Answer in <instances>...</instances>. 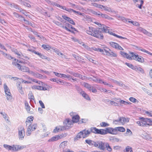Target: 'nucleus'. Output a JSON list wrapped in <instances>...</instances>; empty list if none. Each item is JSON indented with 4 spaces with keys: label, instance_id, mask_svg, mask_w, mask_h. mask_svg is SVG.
<instances>
[{
    "label": "nucleus",
    "instance_id": "35",
    "mask_svg": "<svg viewBox=\"0 0 152 152\" xmlns=\"http://www.w3.org/2000/svg\"><path fill=\"white\" fill-rule=\"evenodd\" d=\"M67 141H64L61 143L59 146L61 148L64 149L67 146Z\"/></svg>",
    "mask_w": 152,
    "mask_h": 152
},
{
    "label": "nucleus",
    "instance_id": "8",
    "mask_svg": "<svg viewBox=\"0 0 152 152\" xmlns=\"http://www.w3.org/2000/svg\"><path fill=\"white\" fill-rule=\"evenodd\" d=\"M18 136L20 140H23L24 139L25 135V129L24 127L20 126L18 128Z\"/></svg>",
    "mask_w": 152,
    "mask_h": 152
},
{
    "label": "nucleus",
    "instance_id": "12",
    "mask_svg": "<svg viewBox=\"0 0 152 152\" xmlns=\"http://www.w3.org/2000/svg\"><path fill=\"white\" fill-rule=\"evenodd\" d=\"M106 142H103L101 141H97L95 142L94 146L99 149L104 150L105 149V145Z\"/></svg>",
    "mask_w": 152,
    "mask_h": 152
},
{
    "label": "nucleus",
    "instance_id": "47",
    "mask_svg": "<svg viewBox=\"0 0 152 152\" xmlns=\"http://www.w3.org/2000/svg\"><path fill=\"white\" fill-rule=\"evenodd\" d=\"M98 89L102 92H104L107 93H110L111 91L110 90H107L106 89L103 88H100Z\"/></svg>",
    "mask_w": 152,
    "mask_h": 152
},
{
    "label": "nucleus",
    "instance_id": "36",
    "mask_svg": "<svg viewBox=\"0 0 152 152\" xmlns=\"http://www.w3.org/2000/svg\"><path fill=\"white\" fill-rule=\"evenodd\" d=\"M85 142L86 143H87L90 145H94V146L95 142L94 141L91 140H85Z\"/></svg>",
    "mask_w": 152,
    "mask_h": 152
},
{
    "label": "nucleus",
    "instance_id": "55",
    "mask_svg": "<svg viewBox=\"0 0 152 152\" xmlns=\"http://www.w3.org/2000/svg\"><path fill=\"white\" fill-rule=\"evenodd\" d=\"M132 134V132L131 130L129 129H127L126 130V134L125 136H130Z\"/></svg>",
    "mask_w": 152,
    "mask_h": 152
},
{
    "label": "nucleus",
    "instance_id": "4",
    "mask_svg": "<svg viewBox=\"0 0 152 152\" xmlns=\"http://www.w3.org/2000/svg\"><path fill=\"white\" fill-rule=\"evenodd\" d=\"M90 134L91 131L90 130L85 129L78 133L76 137L75 138L74 140L77 141L81 138H86L88 137Z\"/></svg>",
    "mask_w": 152,
    "mask_h": 152
},
{
    "label": "nucleus",
    "instance_id": "34",
    "mask_svg": "<svg viewBox=\"0 0 152 152\" xmlns=\"http://www.w3.org/2000/svg\"><path fill=\"white\" fill-rule=\"evenodd\" d=\"M15 16L17 17H18L19 18H21V20H24L25 22V23H26V24H29V21L26 20H25L24 18L23 17H22L21 16V15H18V14H16V15H15Z\"/></svg>",
    "mask_w": 152,
    "mask_h": 152
},
{
    "label": "nucleus",
    "instance_id": "30",
    "mask_svg": "<svg viewBox=\"0 0 152 152\" xmlns=\"http://www.w3.org/2000/svg\"><path fill=\"white\" fill-rule=\"evenodd\" d=\"M66 10L70 13H72V12H73L76 14H77L80 15H81V13L80 12L78 11H75L70 8H66Z\"/></svg>",
    "mask_w": 152,
    "mask_h": 152
},
{
    "label": "nucleus",
    "instance_id": "49",
    "mask_svg": "<svg viewBox=\"0 0 152 152\" xmlns=\"http://www.w3.org/2000/svg\"><path fill=\"white\" fill-rule=\"evenodd\" d=\"M7 58H8L9 59H13L15 61V62H16V61H18V60H16V58H13L9 54H7V55H6L5 57Z\"/></svg>",
    "mask_w": 152,
    "mask_h": 152
},
{
    "label": "nucleus",
    "instance_id": "37",
    "mask_svg": "<svg viewBox=\"0 0 152 152\" xmlns=\"http://www.w3.org/2000/svg\"><path fill=\"white\" fill-rule=\"evenodd\" d=\"M4 88L5 94H6V93L10 94V90L6 84H4Z\"/></svg>",
    "mask_w": 152,
    "mask_h": 152
},
{
    "label": "nucleus",
    "instance_id": "51",
    "mask_svg": "<svg viewBox=\"0 0 152 152\" xmlns=\"http://www.w3.org/2000/svg\"><path fill=\"white\" fill-rule=\"evenodd\" d=\"M81 44H82V45L84 47V48L86 49V50L88 51H91V48H90L89 47L88 45H85L83 42H81Z\"/></svg>",
    "mask_w": 152,
    "mask_h": 152
},
{
    "label": "nucleus",
    "instance_id": "18",
    "mask_svg": "<svg viewBox=\"0 0 152 152\" xmlns=\"http://www.w3.org/2000/svg\"><path fill=\"white\" fill-rule=\"evenodd\" d=\"M135 3L139 1H140V4H137L136 5V6L140 9H142V7L144 8V7H142V5L144 3V1L143 0H132Z\"/></svg>",
    "mask_w": 152,
    "mask_h": 152
},
{
    "label": "nucleus",
    "instance_id": "20",
    "mask_svg": "<svg viewBox=\"0 0 152 152\" xmlns=\"http://www.w3.org/2000/svg\"><path fill=\"white\" fill-rule=\"evenodd\" d=\"M119 119L120 124L123 125L125 123L128 122L129 121V119L128 118L120 117L119 118Z\"/></svg>",
    "mask_w": 152,
    "mask_h": 152
},
{
    "label": "nucleus",
    "instance_id": "16",
    "mask_svg": "<svg viewBox=\"0 0 152 152\" xmlns=\"http://www.w3.org/2000/svg\"><path fill=\"white\" fill-rule=\"evenodd\" d=\"M120 53L122 57L126 58L129 60H131L132 59L131 55H130V54H129L127 53L122 51H121L120 52Z\"/></svg>",
    "mask_w": 152,
    "mask_h": 152
},
{
    "label": "nucleus",
    "instance_id": "56",
    "mask_svg": "<svg viewBox=\"0 0 152 152\" xmlns=\"http://www.w3.org/2000/svg\"><path fill=\"white\" fill-rule=\"evenodd\" d=\"M108 56L112 57H116L117 55L115 53L112 51H111L110 52V53Z\"/></svg>",
    "mask_w": 152,
    "mask_h": 152
},
{
    "label": "nucleus",
    "instance_id": "22",
    "mask_svg": "<svg viewBox=\"0 0 152 152\" xmlns=\"http://www.w3.org/2000/svg\"><path fill=\"white\" fill-rule=\"evenodd\" d=\"M32 88L33 89H37L40 90L45 91L47 90V89L46 88L38 85H34L32 86Z\"/></svg>",
    "mask_w": 152,
    "mask_h": 152
},
{
    "label": "nucleus",
    "instance_id": "63",
    "mask_svg": "<svg viewBox=\"0 0 152 152\" xmlns=\"http://www.w3.org/2000/svg\"><path fill=\"white\" fill-rule=\"evenodd\" d=\"M31 131H32L30 129V128L28 127L26 132V134L27 135L30 136L31 134Z\"/></svg>",
    "mask_w": 152,
    "mask_h": 152
},
{
    "label": "nucleus",
    "instance_id": "62",
    "mask_svg": "<svg viewBox=\"0 0 152 152\" xmlns=\"http://www.w3.org/2000/svg\"><path fill=\"white\" fill-rule=\"evenodd\" d=\"M95 23L96 24L98 25L99 27H100V28H103V27L104 26H106L104 25V24H102L100 23H99L98 22H95L94 23Z\"/></svg>",
    "mask_w": 152,
    "mask_h": 152
},
{
    "label": "nucleus",
    "instance_id": "7",
    "mask_svg": "<svg viewBox=\"0 0 152 152\" xmlns=\"http://www.w3.org/2000/svg\"><path fill=\"white\" fill-rule=\"evenodd\" d=\"M69 115L72 117L71 120L73 123H76L79 122L80 117L77 113L71 112L69 113Z\"/></svg>",
    "mask_w": 152,
    "mask_h": 152
},
{
    "label": "nucleus",
    "instance_id": "24",
    "mask_svg": "<svg viewBox=\"0 0 152 152\" xmlns=\"http://www.w3.org/2000/svg\"><path fill=\"white\" fill-rule=\"evenodd\" d=\"M109 80L112 81L113 83H114L120 86L124 87V84L122 83L121 81H118L116 80L113 79H109Z\"/></svg>",
    "mask_w": 152,
    "mask_h": 152
},
{
    "label": "nucleus",
    "instance_id": "59",
    "mask_svg": "<svg viewBox=\"0 0 152 152\" xmlns=\"http://www.w3.org/2000/svg\"><path fill=\"white\" fill-rule=\"evenodd\" d=\"M47 2L48 4L53 6H56V4H57L56 3L54 2H51L48 0H47Z\"/></svg>",
    "mask_w": 152,
    "mask_h": 152
},
{
    "label": "nucleus",
    "instance_id": "33",
    "mask_svg": "<svg viewBox=\"0 0 152 152\" xmlns=\"http://www.w3.org/2000/svg\"><path fill=\"white\" fill-rule=\"evenodd\" d=\"M64 128V127L63 126H59L56 127L53 131V132L56 133L60 131L63 130V129Z\"/></svg>",
    "mask_w": 152,
    "mask_h": 152
},
{
    "label": "nucleus",
    "instance_id": "6",
    "mask_svg": "<svg viewBox=\"0 0 152 152\" xmlns=\"http://www.w3.org/2000/svg\"><path fill=\"white\" fill-rule=\"evenodd\" d=\"M129 53L131 55L132 59L136 61H138L140 63H143L144 61V60L143 58L140 56H139L137 54H135L133 52H130Z\"/></svg>",
    "mask_w": 152,
    "mask_h": 152
},
{
    "label": "nucleus",
    "instance_id": "43",
    "mask_svg": "<svg viewBox=\"0 0 152 152\" xmlns=\"http://www.w3.org/2000/svg\"><path fill=\"white\" fill-rule=\"evenodd\" d=\"M101 16L102 18H104L105 19H107L108 20H113V18L110 17V16H108L107 15L105 14H101Z\"/></svg>",
    "mask_w": 152,
    "mask_h": 152
},
{
    "label": "nucleus",
    "instance_id": "39",
    "mask_svg": "<svg viewBox=\"0 0 152 152\" xmlns=\"http://www.w3.org/2000/svg\"><path fill=\"white\" fill-rule=\"evenodd\" d=\"M119 20H121L125 23L128 22V21L130 19L126 18L124 17L119 16L118 17Z\"/></svg>",
    "mask_w": 152,
    "mask_h": 152
},
{
    "label": "nucleus",
    "instance_id": "29",
    "mask_svg": "<svg viewBox=\"0 0 152 152\" xmlns=\"http://www.w3.org/2000/svg\"><path fill=\"white\" fill-rule=\"evenodd\" d=\"M52 49L58 55L61 56V57H63V56H64V55L60 52L59 50L57 48L54 47H53Z\"/></svg>",
    "mask_w": 152,
    "mask_h": 152
},
{
    "label": "nucleus",
    "instance_id": "17",
    "mask_svg": "<svg viewBox=\"0 0 152 152\" xmlns=\"http://www.w3.org/2000/svg\"><path fill=\"white\" fill-rule=\"evenodd\" d=\"M34 119V117L32 116H30L28 117L26 119V126H27L28 125L32 124L33 120Z\"/></svg>",
    "mask_w": 152,
    "mask_h": 152
},
{
    "label": "nucleus",
    "instance_id": "40",
    "mask_svg": "<svg viewBox=\"0 0 152 152\" xmlns=\"http://www.w3.org/2000/svg\"><path fill=\"white\" fill-rule=\"evenodd\" d=\"M117 133V131L120 132H124L125 131V129L123 127H115Z\"/></svg>",
    "mask_w": 152,
    "mask_h": 152
},
{
    "label": "nucleus",
    "instance_id": "52",
    "mask_svg": "<svg viewBox=\"0 0 152 152\" xmlns=\"http://www.w3.org/2000/svg\"><path fill=\"white\" fill-rule=\"evenodd\" d=\"M0 113L3 116V117L4 119L7 121L8 122H9L10 121H9V120L7 118V115L5 114V113H2L1 112Z\"/></svg>",
    "mask_w": 152,
    "mask_h": 152
},
{
    "label": "nucleus",
    "instance_id": "9",
    "mask_svg": "<svg viewBox=\"0 0 152 152\" xmlns=\"http://www.w3.org/2000/svg\"><path fill=\"white\" fill-rule=\"evenodd\" d=\"M109 28V27H107L106 26H104V27H103V31L104 32L108 33L114 36L115 37H117V38H119L123 39H127V38L126 37H123L122 36L118 35L116 34H115V33H113L111 31H110L109 29H108Z\"/></svg>",
    "mask_w": 152,
    "mask_h": 152
},
{
    "label": "nucleus",
    "instance_id": "48",
    "mask_svg": "<svg viewBox=\"0 0 152 152\" xmlns=\"http://www.w3.org/2000/svg\"><path fill=\"white\" fill-rule=\"evenodd\" d=\"M83 85L85 87L88 88L89 91H91V87L90 84L88 83H84Z\"/></svg>",
    "mask_w": 152,
    "mask_h": 152
},
{
    "label": "nucleus",
    "instance_id": "60",
    "mask_svg": "<svg viewBox=\"0 0 152 152\" xmlns=\"http://www.w3.org/2000/svg\"><path fill=\"white\" fill-rule=\"evenodd\" d=\"M6 96L7 99L8 100H10L12 99V96L11 95V93L10 94L6 93Z\"/></svg>",
    "mask_w": 152,
    "mask_h": 152
},
{
    "label": "nucleus",
    "instance_id": "21",
    "mask_svg": "<svg viewBox=\"0 0 152 152\" xmlns=\"http://www.w3.org/2000/svg\"><path fill=\"white\" fill-rule=\"evenodd\" d=\"M62 17L64 19L67 21H68L71 24L74 25L75 24V23L72 19L67 17L65 15H62Z\"/></svg>",
    "mask_w": 152,
    "mask_h": 152
},
{
    "label": "nucleus",
    "instance_id": "27",
    "mask_svg": "<svg viewBox=\"0 0 152 152\" xmlns=\"http://www.w3.org/2000/svg\"><path fill=\"white\" fill-rule=\"evenodd\" d=\"M27 127H28V128H30V129L32 131H33L36 129L37 127V125L36 124H32L30 125H28Z\"/></svg>",
    "mask_w": 152,
    "mask_h": 152
},
{
    "label": "nucleus",
    "instance_id": "41",
    "mask_svg": "<svg viewBox=\"0 0 152 152\" xmlns=\"http://www.w3.org/2000/svg\"><path fill=\"white\" fill-rule=\"evenodd\" d=\"M144 113L145 115H146L148 117H152V111H147L145 110Z\"/></svg>",
    "mask_w": 152,
    "mask_h": 152
},
{
    "label": "nucleus",
    "instance_id": "11",
    "mask_svg": "<svg viewBox=\"0 0 152 152\" xmlns=\"http://www.w3.org/2000/svg\"><path fill=\"white\" fill-rule=\"evenodd\" d=\"M12 64L16 67L21 71L24 72H27L29 71V68L24 66H21L18 63L16 62H13Z\"/></svg>",
    "mask_w": 152,
    "mask_h": 152
},
{
    "label": "nucleus",
    "instance_id": "19",
    "mask_svg": "<svg viewBox=\"0 0 152 152\" xmlns=\"http://www.w3.org/2000/svg\"><path fill=\"white\" fill-rule=\"evenodd\" d=\"M28 98L30 99V102L31 104V102H35V100L34 96L31 91H30L28 94Z\"/></svg>",
    "mask_w": 152,
    "mask_h": 152
},
{
    "label": "nucleus",
    "instance_id": "53",
    "mask_svg": "<svg viewBox=\"0 0 152 152\" xmlns=\"http://www.w3.org/2000/svg\"><path fill=\"white\" fill-rule=\"evenodd\" d=\"M69 73L76 77L80 78V75L78 73H74L73 72H69Z\"/></svg>",
    "mask_w": 152,
    "mask_h": 152
},
{
    "label": "nucleus",
    "instance_id": "14",
    "mask_svg": "<svg viewBox=\"0 0 152 152\" xmlns=\"http://www.w3.org/2000/svg\"><path fill=\"white\" fill-rule=\"evenodd\" d=\"M110 45L113 48L120 50H123L124 49L118 44L114 42H110Z\"/></svg>",
    "mask_w": 152,
    "mask_h": 152
},
{
    "label": "nucleus",
    "instance_id": "13",
    "mask_svg": "<svg viewBox=\"0 0 152 152\" xmlns=\"http://www.w3.org/2000/svg\"><path fill=\"white\" fill-rule=\"evenodd\" d=\"M64 125L66 129L70 127L72 125L73 123L69 118L66 119L64 122Z\"/></svg>",
    "mask_w": 152,
    "mask_h": 152
},
{
    "label": "nucleus",
    "instance_id": "25",
    "mask_svg": "<svg viewBox=\"0 0 152 152\" xmlns=\"http://www.w3.org/2000/svg\"><path fill=\"white\" fill-rule=\"evenodd\" d=\"M104 48L102 49V53L105 55H106L107 56L109 55V53H110V52L111 51V50L109 48Z\"/></svg>",
    "mask_w": 152,
    "mask_h": 152
},
{
    "label": "nucleus",
    "instance_id": "23",
    "mask_svg": "<svg viewBox=\"0 0 152 152\" xmlns=\"http://www.w3.org/2000/svg\"><path fill=\"white\" fill-rule=\"evenodd\" d=\"M97 83L100 84H103L105 85L108 86L110 87H113V86L111 84L104 81L101 79H98Z\"/></svg>",
    "mask_w": 152,
    "mask_h": 152
},
{
    "label": "nucleus",
    "instance_id": "64",
    "mask_svg": "<svg viewBox=\"0 0 152 152\" xmlns=\"http://www.w3.org/2000/svg\"><path fill=\"white\" fill-rule=\"evenodd\" d=\"M139 50H141L143 52L146 53H147L149 55H150L152 56V53H150V52H149L148 51L145 50V49H140Z\"/></svg>",
    "mask_w": 152,
    "mask_h": 152
},
{
    "label": "nucleus",
    "instance_id": "5",
    "mask_svg": "<svg viewBox=\"0 0 152 152\" xmlns=\"http://www.w3.org/2000/svg\"><path fill=\"white\" fill-rule=\"evenodd\" d=\"M3 146L7 150L11 151H15L22 149L21 146L18 145H13L10 146L7 144H4Z\"/></svg>",
    "mask_w": 152,
    "mask_h": 152
},
{
    "label": "nucleus",
    "instance_id": "45",
    "mask_svg": "<svg viewBox=\"0 0 152 152\" xmlns=\"http://www.w3.org/2000/svg\"><path fill=\"white\" fill-rule=\"evenodd\" d=\"M124 152H133L132 148L129 146H127L126 147L125 150H124Z\"/></svg>",
    "mask_w": 152,
    "mask_h": 152
},
{
    "label": "nucleus",
    "instance_id": "38",
    "mask_svg": "<svg viewBox=\"0 0 152 152\" xmlns=\"http://www.w3.org/2000/svg\"><path fill=\"white\" fill-rule=\"evenodd\" d=\"M105 148H106V150L109 152H111L112 151V148L110 146L109 143L107 142H106L105 145Z\"/></svg>",
    "mask_w": 152,
    "mask_h": 152
},
{
    "label": "nucleus",
    "instance_id": "46",
    "mask_svg": "<svg viewBox=\"0 0 152 152\" xmlns=\"http://www.w3.org/2000/svg\"><path fill=\"white\" fill-rule=\"evenodd\" d=\"M42 47L44 49L47 50H50V49H52V48L50 45H42Z\"/></svg>",
    "mask_w": 152,
    "mask_h": 152
},
{
    "label": "nucleus",
    "instance_id": "15",
    "mask_svg": "<svg viewBox=\"0 0 152 152\" xmlns=\"http://www.w3.org/2000/svg\"><path fill=\"white\" fill-rule=\"evenodd\" d=\"M106 131L107 132V133L113 135H116L117 134L115 127L114 128H113L112 127L107 128L106 129Z\"/></svg>",
    "mask_w": 152,
    "mask_h": 152
},
{
    "label": "nucleus",
    "instance_id": "61",
    "mask_svg": "<svg viewBox=\"0 0 152 152\" xmlns=\"http://www.w3.org/2000/svg\"><path fill=\"white\" fill-rule=\"evenodd\" d=\"M125 64L127 66H128L129 67L132 69H134L135 68V67H134V66L133 65L131 64L126 62L125 63Z\"/></svg>",
    "mask_w": 152,
    "mask_h": 152
},
{
    "label": "nucleus",
    "instance_id": "26",
    "mask_svg": "<svg viewBox=\"0 0 152 152\" xmlns=\"http://www.w3.org/2000/svg\"><path fill=\"white\" fill-rule=\"evenodd\" d=\"M81 91L80 92V94L82 95V96L86 99L88 100H90V98L89 97L88 95L84 91L81 90Z\"/></svg>",
    "mask_w": 152,
    "mask_h": 152
},
{
    "label": "nucleus",
    "instance_id": "58",
    "mask_svg": "<svg viewBox=\"0 0 152 152\" xmlns=\"http://www.w3.org/2000/svg\"><path fill=\"white\" fill-rule=\"evenodd\" d=\"M91 51H93V50H94L95 51H97L98 52H102V49H101L99 48H96L95 47H93L91 48Z\"/></svg>",
    "mask_w": 152,
    "mask_h": 152
},
{
    "label": "nucleus",
    "instance_id": "44",
    "mask_svg": "<svg viewBox=\"0 0 152 152\" xmlns=\"http://www.w3.org/2000/svg\"><path fill=\"white\" fill-rule=\"evenodd\" d=\"M25 105L26 110L27 111H28V112L29 113L30 109V107L29 106L28 103L27 102H25Z\"/></svg>",
    "mask_w": 152,
    "mask_h": 152
},
{
    "label": "nucleus",
    "instance_id": "50",
    "mask_svg": "<svg viewBox=\"0 0 152 152\" xmlns=\"http://www.w3.org/2000/svg\"><path fill=\"white\" fill-rule=\"evenodd\" d=\"M138 29L139 31L142 32L143 33L145 34H146V33L148 32V31H146L145 29H143V28L141 27H139Z\"/></svg>",
    "mask_w": 152,
    "mask_h": 152
},
{
    "label": "nucleus",
    "instance_id": "32",
    "mask_svg": "<svg viewBox=\"0 0 152 152\" xmlns=\"http://www.w3.org/2000/svg\"><path fill=\"white\" fill-rule=\"evenodd\" d=\"M134 70H135L137 72H140L142 74H143L144 73V71L143 69L140 67L136 66V67H135Z\"/></svg>",
    "mask_w": 152,
    "mask_h": 152
},
{
    "label": "nucleus",
    "instance_id": "31",
    "mask_svg": "<svg viewBox=\"0 0 152 152\" xmlns=\"http://www.w3.org/2000/svg\"><path fill=\"white\" fill-rule=\"evenodd\" d=\"M119 103H120V105L123 106L124 105L130 104L131 103L129 101L126 102L123 100H120Z\"/></svg>",
    "mask_w": 152,
    "mask_h": 152
},
{
    "label": "nucleus",
    "instance_id": "1",
    "mask_svg": "<svg viewBox=\"0 0 152 152\" xmlns=\"http://www.w3.org/2000/svg\"><path fill=\"white\" fill-rule=\"evenodd\" d=\"M103 29L102 28H98L96 29L92 27H89L88 28L86 31V33L96 38L102 39L103 35L101 32H103Z\"/></svg>",
    "mask_w": 152,
    "mask_h": 152
},
{
    "label": "nucleus",
    "instance_id": "42",
    "mask_svg": "<svg viewBox=\"0 0 152 152\" xmlns=\"http://www.w3.org/2000/svg\"><path fill=\"white\" fill-rule=\"evenodd\" d=\"M98 129L95 127H92L90 128V130L91 132H92L95 134H97L98 130Z\"/></svg>",
    "mask_w": 152,
    "mask_h": 152
},
{
    "label": "nucleus",
    "instance_id": "10",
    "mask_svg": "<svg viewBox=\"0 0 152 152\" xmlns=\"http://www.w3.org/2000/svg\"><path fill=\"white\" fill-rule=\"evenodd\" d=\"M66 133L61 134L57 135L49 139L48 141L49 142H53L57 141L59 139H62L66 136Z\"/></svg>",
    "mask_w": 152,
    "mask_h": 152
},
{
    "label": "nucleus",
    "instance_id": "2",
    "mask_svg": "<svg viewBox=\"0 0 152 152\" xmlns=\"http://www.w3.org/2000/svg\"><path fill=\"white\" fill-rule=\"evenodd\" d=\"M136 123L139 126L145 127L152 125V119L150 118L140 117Z\"/></svg>",
    "mask_w": 152,
    "mask_h": 152
},
{
    "label": "nucleus",
    "instance_id": "57",
    "mask_svg": "<svg viewBox=\"0 0 152 152\" xmlns=\"http://www.w3.org/2000/svg\"><path fill=\"white\" fill-rule=\"evenodd\" d=\"M88 120L87 119H82L79 121V124H81L82 123H86L88 122Z\"/></svg>",
    "mask_w": 152,
    "mask_h": 152
},
{
    "label": "nucleus",
    "instance_id": "3",
    "mask_svg": "<svg viewBox=\"0 0 152 152\" xmlns=\"http://www.w3.org/2000/svg\"><path fill=\"white\" fill-rule=\"evenodd\" d=\"M15 51V53L18 56L19 58L23 59V60L21 61H18V62L27 64L31 67H34V66L31 64V63L28 61V60L29 59V57L26 55L22 54L20 52H18L16 50Z\"/></svg>",
    "mask_w": 152,
    "mask_h": 152
},
{
    "label": "nucleus",
    "instance_id": "54",
    "mask_svg": "<svg viewBox=\"0 0 152 152\" xmlns=\"http://www.w3.org/2000/svg\"><path fill=\"white\" fill-rule=\"evenodd\" d=\"M100 125L101 127H105L109 126V124L105 122H102L100 124Z\"/></svg>",
    "mask_w": 152,
    "mask_h": 152
},
{
    "label": "nucleus",
    "instance_id": "28",
    "mask_svg": "<svg viewBox=\"0 0 152 152\" xmlns=\"http://www.w3.org/2000/svg\"><path fill=\"white\" fill-rule=\"evenodd\" d=\"M97 134H100L101 135H105L107 134V132L106 129H98Z\"/></svg>",
    "mask_w": 152,
    "mask_h": 152
}]
</instances>
